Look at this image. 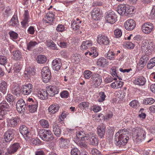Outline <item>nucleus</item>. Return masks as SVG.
I'll return each mask as SVG.
<instances>
[{"instance_id": "nucleus-1", "label": "nucleus", "mask_w": 155, "mask_h": 155, "mask_svg": "<svg viewBox=\"0 0 155 155\" xmlns=\"http://www.w3.org/2000/svg\"><path fill=\"white\" fill-rule=\"evenodd\" d=\"M129 132L126 129H121L115 134V139L117 146L122 147L127 143L129 139Z\"/></svg>"}, {"instance_id": "nucleus-2", "label": "nucleus", "mask_w": 155, "mask_h": 155, "mask_svg": "<svg viewBox=\"0 0 155 155\" xmlns=\"http://www.w3.org/2000/svg\"><path fill=\"white\" fill-rule=\"evenodd\" d=\"M132 134L134 141L137 143L140 142L145 138V132L140 128H134L132 130Z\"/></svg>"}, {"instance_id": "nucleus-3", "label": "nucleus", "mask_w": 155, "mask_h": 155, "mask_svg": "<svg viewBox=\"0 0 155 155\" xmlns=\"http://www.w3.org/2000/svg\"><path fill=\"white\" fill-rule=\"evenodd\" d=\"M38 134L41 139L45 141H51L54 139L53 134L49 130L40 129L38 131Z\"/></svg>"}, {"instance_id": "nucleus-4", "label": "nucleus", "mask_w": 155, "mask_h": 155, "mask_svg": "<svg viewBox=\"0 0 155 155\" xmlns=\"http://www.w3.org/2000/svg\"><path fill=\"white\" fill-rule=\"evenodd\" d=\"M141 49L142 51L144 52L145 54H150L153 49V43L152 42L149 43L147 40H143L142 41Z\"/></svg>"}, {"instance_id": "nucleus-5", "label": "nucleus", "mask_w": 155, "mask_h": 155, "mask_svg": "<svg viewBox=\"0 0 155 155\" xmlns=\"http://www.w3.org/2000/svg\"><path fill=\"white\" fill-rule=\"evenodd\" d=\"M27 101V109H28L31 113L35 112L38 107V102L36 100L30 98H28Z\"/></svg>"}, {"instance_id": "nucleus-6", "label": "nucleus", "mask_w": 155, "mask_h": 155, "mask_svg": "<svg viewBox=\"0 0 155 155\" xmlns=\"http://www.w3.org/2000/svg\"><path fill=\"white\" fill-rule=\"evenodd\" d=\"M89 133L87 134L84 131H80L77 132L76 134L74 135L72 138L75 142H77V141L80 140L84 141L87 140L89 138Z\"/></svg>"}, {"instance_id": "nucleus-7", "label": "nucleus", "mask_w": 155, "mask_h": 155, "mask_svg": "<svg viewBox=\"0 0 155 155\" xmlns=\"http://www.w3.org/2000/svg\"><path fill=\"white\" fill-rule=\"evenodd\" d=\"M9 110V105L6 101H3L0 103V120L4 118L7 112Z\"/></svg>"}, {"instance_id": "nucleus-8", "label": "nucleus", "mask_w": 155, "mask_h": 155, "mask_svg": "<svg viewBox=\"0 0 155 155\" xmlns=\"http://www.w3.org/2000/svg\"><path fill=\"white\" fill-rule=\"evenodd\" d=\"M106 21L110 24H114L117 20V16L115 12L113 11H109L105 14Z\"/></svg>"}, {"instance_id": "nucleus-9", "label": "nucleus", "mask_w": 155, "mask_h": 155, "mask_svg": "<svg viewBox=\"0 0 155 155\" xmlns=\"http://www.w3.org/2000/svg\"><path fill=\"white\" fill-rule=\"evenodd\" d=\"M41 76L43 82L47 83L51 78V72L48 66L44 67L42 69Z\"/></svg>"}, {"instance_id": "nucleus-10", "label": "nucleus", "mask_w": 155, "mask_h": 155, "mask_svg": "<svg viewBox=\"0 0 155 155\" xmlns=\"http://www.w3.org/2000/svg\"><path fill=\"white\" fill-rule=\"evenodd\" d=\"M16 107L18 112L22 113L27 110V103L25 104L23 99H21L17 101Z\"/></svg>"}, {"instance_id": "nucleus-11", "label": "nucleus", "mask_w": 155, "mask_h": 155, "mask_svg": "<svg viewBox=\"0 0 155 155\" xmlns=\"http://www.w3.org/2000/svg\"><path fill=\"white\" fill-rule=\"evenodd\" d=\"M20 133L24 136L26 140L28 139L31 137V134L27 127L24 125H22L19 127Z\"/></svg>"}, {"instance_id": "nucleus-12", "label": "nucleus", "mask_w": 155, "mask_h": 155, "mask_svg": "<svg viewBox=\"0 0 155 155\" xmlns=\"http://www.w3.org/2000/svg\"><path fill=\"white\" fill-rule=\"evenodd\" d=\"M153 25L150 22H146L143 24L142 27V31L145 34H149L153 29Z\"/></svg>"}, {"instance_id": "nucleus-13", "label": "nucleus", "mask_w": 155, "mask_h": 155, "mask_svg": "<svg viewBox=\"0 0 155 155\" xmlns=\"http://www.w3.org/2000/svg\"><path fill=\"white\" fill-rule=\"evenodd\" d=\"M92 81L95 87L99 86L102 82V77L99 74L95 73L92 74Z\"/></svg>"}, {"instance_id": "nucleus-14", "label": "nucleus", "mask_w": 155, "mask_h": 155, "mask_svg": "<svg viewBox=\"0 0 155 155\" xmlns=\"http://www.w3.org/2000/svg\"><path fill=\"white\" fill-rule=\"evenodd\" d=\"M97 41L100 45H108L110 43L109 39L107 37L101 35L98 36Z\"/></svg>"}, {"instance_id": "nucleus-15", "label": "nucleus", "mask_w": 155, "mask_h": 155, "mask_svg": "<svg viewBox=\"0 0 155 155\" xmlns=\"http://www.w3.org/2000/svg\"><path fill=\"white\" fill-rule=\"evenodd\" d=\"M13 46H11L10 51L14 57V59L15 60H21L23 58L21 52L18 50H14Z\"/></svg>"}, {"instance_id": "nucleus-16", "label": "nucleus", "mask_w": 155, "mask_h": 155, "mask_svg": "<svg viewBox=\"0 0 155 155\" xmlns=\"http://www.w3.org/2000/svg\"><path fill=\"white\" fill-rule=\"evenodd\" d=\"M124 26L127 30L132 31L135 28L136 23L134 20L129 19L124 23Z\"/></svg>"}, {"instance_id": "nucleus-17", "label": "nucleus", "mask_w": 155, "mask_h": 155, "mask_svg": "<svg viewBox=\"0 0 155 155\" xmlns=\"http://www.w3.org/2000/svg\"><path fill=\"white\" fill-rule=\"evenodd\" d=\"M15 131L13 129H10L4 134V138L7 142H10L14 138Z\"/></svg>"}, {"instance_id": "nucleus-18", "label": "nucleus", "mask_w": 155, "mask_h": 155, "mask_svg": "<svg viewBox=\"0 0 155 155\" xmlns=\"http://www.w3.org/2000/svg\"><path fill=\"white\" fill-rule=\"evenodd\" d=\"M54 19V15L52 12H48L43 19V21L44 23H48L51 24Z\"/></svg>"}, {"instance_id": "nucleus-19", "label": "nucleus", "mask_w": 155, "mask_h": 155, "mask_svg": "<svg viewBox=\"0 0 155 155\" xmlns=\"http://www.w3.org/2000/svg\"><path fill=\"white\" fill-rule=\"evenodd\" d=\"M88 140H89V144L91 145L97 146L98 143V140L96 137L95 134L93 133L90 132L89 133Z\"/></svg>"}, {"instance_id": "nucleus-20", "label": "nucleus", "mask_w": 155, "mask_h": 155, "mask_svg": "<svg viewBox=\"0 0 155 155\" xmlns=\"http://www.w3.org/2000/svg\"><path fill=\"white\" fill-rule=\"evenodd\" d=\"M62 65L61 60L59 58L54 60L52 63V68L55 71H58L61 68Z\"/></svg>"}, {"instance_id": "nucleus-21", "label": "nucleus", "mask_w": 155, "mask_h": 155, "mask_svg": "<svg viewBox=\"0 0 155 155\" xmlns=\"http://www.w3.org/2000/svg\"><path fill=\"white\" fill-rule=\"evenodd\" d=\"M20 121V118L18 117L8 119L7 120L8 125L10 127H15L18 124Z\"/></svg>"}, {"instance_id": "nucleus-22", "label": "nucleus", "mask_w": 155, "mask_h": 155, "mask_svg": "<svg viewBox=\"0 0 155 155\" xmlns=\"http://www.w3.org/2000/svg\"><path fill=\"white\" fill-rule=\"evenodd\" d=\"M20 145L18 143H13L8 149V152L10 154H13L16 152L20 147Z\"/></svg>"}, {"instance_id": "nucleus-23", "label": "nucleus", "mask_w": 155, "mask_h": 155, "mask_svg": "<svg viewBox=\"0 0 155 155\" xmlns=\"http://www.w3.org/2000/svg\"><path fill=\"white\" fill-rule=\"evenodd\" d=\"M33 86L31 84H28L23 86L22 93L24 95H29L33 90Z\"/></svg>"}, {"instance_id": "nucleus-24", "label": "nucleus", "mask_w": 155, "mask_h": 155, "mask_svg": "<svg viewBox=\"0 0 155 155\" xmlns=\"http://www.w3.org/2000/svg\"><path fill=\"white\" fill-rule=\"evenodd\" d=\"M101 14V10L100 8H95L91 11V16L94 20H98L99 18V16Z\"/></svg>"}, {"instance_id": "nucleus-25", "label": "nucleus", "mask_w": 155, "mask_h": 155, "mask_svg": "<svg viewBox=\"0 0 155 155\" xmlns=\"http://www.w3.org/2000/svg\"><path fill=\"white\" fill-rule=\"evenodd\" d=\"M47 92L48 95L50 96H53L55 94L58 93L57 88L55 86H50L48 87Z\"/></svg>"}, {"instance_id": "nucleus-26", "label": "nucleus", "mask_w": 155, "mask_h": 155, "mask_svg": "<svg viewBox=\"0 0 155 155\" xmlns=\"http://www.w3.org/2000/svg\"><path fill=\"white\" fill-rule=\"evenodd\" d=\"M12 92L17 97H19L20 96L21 89L18 84L15 83L13 85Z\"/></svg>"}, {"instance_id": "nucleus-27", "label": "nucleus", "mask_w": 155, "mask_h": 155, "mask_svg": "<svg viewBox=\"0 0 155 155\" xmlns=\"http://www.w3.org/2000/svg\"><path fill=\"white\" fill-rule=\"evenodd\" d=\"M133 80L134 84L139 86L144 85L146 82V79L142 76L137 77Z\"/></svg>"}, {"instance_id": "nucleus-28", "label": "nucleus", "mask_w": 155, "mask_h": 155, "mask_svg": "<svg viewBox=\"0 0 155 155\" xmlns=\"http://www.w3.org/2000/svg\"><path fill=\"white\" fill-rule=\"evenodd\" d=\"M60 108L59 105L54 103L51 104L48 108L49 112L52 114H54L57 112Z\"/></svg>"}, {"instance_id": "nucleus-29", "label": "nucleus", "mask_w": 155, "mask_h": 155, "mask_svg": "<svg viewBox=\"0 0 155 155\" xmlns=\"http://www.w3.org/2000/svg\"><path fill=\"white\" fill-rule=\"evenodd\" d=\"M37 95L40 99L42 100L46 99L48 98V96L47 91L43 89L40 90Z\"/></svg>"}, {"instance_id": "nucleus-30", "label": "nucleus", "mask_w": 155, "mask_h": 155, "mask_svg": "<svg viewBox=\"0 0 155 155\" xmlns=\"http://www.w3.org/2000/svg\"><path fill=\"white\" fill-rule=\"evenodd\" d=\"M60 147L62 148H66L69 146V141L67 139H64L61 137L59 139Z\"/></svg>"}, {"instance_id": "nucleus-31", "label": "nucleus", "mask_w": 155, "mask_h": 155, "mask_svg": "<svg viewBox=\"0 0 155 155\" xmlns=\"http://www.w3.org/2000/svg\"><path fill=\"white\" fill-rule=\"evenodd\" d=\"M106 127L104 125L98 126L97 127V133L99 136L101 138L104 137L105 134Z\"/></svg>"}, {"instance_id": "nucleus-32", "label": "nucleus", "mask_w": 155, "mask_h": 155, "mask_svg": "<svg viewBox=\"0 0 155 155\" xmlns=\"http://www.w3.org/2000/svg\"><path fill=\"white\" fill-rule=\"evenodd\" d=\"M108 64L107 60L104 58H100L98 59L97 61V64L100 67H104Z\"/></svg>"}, {"instance_id": "nucleus-33", "label": "nucleus", "mask_w": 155, "mask_h": 155, "mask_svg": "<svg viewBox=\"0 0 155 155\" xmlns=\"http://www.w3.org/2000/svg\"><path fill=\"white\" fill-rule=\"evenodd\" d=\"M7 84L6 82L3 80L0 81V91L1 92L5 94L7 92Z\"/></svg>"}, {"instance_id": "nucleus-34", "label": "nucleus", "mask_w": 155, "mask_h": 155, "mask_svg": "<svg viewBox=\"0 0 155 155\" xmlns=\"http://www.w3.org/2000/svg\"><path fill=\"white\" fill-rule=\"evenodd\" d=\"M24 74L28 77L34 76L35 74V69L33 67H29L26 69L24 72Z\"/></svg>"}, {"instance_id": "nucleus-35", "label": "nucleus", "mask_w": 155, "mask_h": 155, "mask_svg": "<svg viewBox=\"0 0 155 155\" xmlns=\"http://www.w3.org/2000/svg\"><path fill=\"white\" fill-rule=\"evenodd\" d=\"M149 55L145 54L142 55L139 61V63L140 64L142 65L143 66L146 65L149 59Z\"/></svg>"}, {"instance_id": "nucleus-36", "label": "nucleus", "mask_w": 155, "mask_h": 155, "mask_svg": "<svg viewBox=\"0 0 155 155\" xmlns=\"http://www.w3.org/2000/svg\"><path fill=\"white\" fill-rule=\"evenodd\" d=\"M92 45V42L91 41H83L80 46V49L82 50H85L91 46Z\"/></svg>"}, {"instance_id": "nucleus-37", "label": "nucleus", "mask_w": 155, "mask_h": 155, "mask_svg": "<svg viewBox=\"0 0 155 155\" xmlns=\"http://www.w3.org/2000/svg\"><path fill=\"white\" fill-rule=\"evenodd\" d=\"M53 131L55 136L58 137L60 136L61 130L60 127L57 124H54L53 126Z\"/></svg>"}, {"instance_id": "nucleus-38", "label": "nucleus", "mask_w": 155, "mask_h": 155, "mask_svg": "<svg viewBox=\"0 0 155 155\" xmlns=\"http://www.w3.org/2000/svg\"><path fill=\"white\" fill-rule=\"evenodd\" d=\"M126 6L124 4L120 5L118 6L117 11L120 15H123L126 13Z\"/></svg>"}, {"instance_id": "nucleus-39", "label": "nucleus", "mask_w": 155, "mask_h": 155, "mask_svg": "<svg viewBox=\"0 0 155 155\" xmlns=\"http://www.w3.org/2000/svg\"><path fill=\"white\" fill-rule=\"evenodd\" d=\"M123 85V82L117 81L112 83L110 86L113 88L117 89L121 87Z\"/></svg>"}, {"instance_id": "nucleus-40", "label": "nucleus", "mask_w": 155, "mask_h": 155, "mask_svg": "<svg viewBox=\"0 0 155 155\" xmlns=\"http://www.w3.org/2000/svg\"><path fill=\"white\" fill-rule=\"evenodd\" d=\"M81 22V21L77 22L75 20L72 21L71 23V28L74 31L80 28V24Z\"/></svg>"}, {"instance_id": "nucleus-41", "label": "nucleus", "mask_w": 155, "mask_h": 155, "mask_svg": "<svg viewBox=\"0 0 155 155\" xmlns=\"http://www.w3.org/2000/svg\"><path fill=\"white\" fill-rule=\"evenodd\" d=\"M36 60L38 63L42 64L46 62L47 58L45 56L40 55L37 56Z\"/></svg>"}, {"instance_id": "nucleus-42", "label": "nucleus", "mask_w": 155, "mask_h": 155, "mask_svg": "<svg viewBox=\"0 0 155 155\" xmlns=\"http://www.w3.org/2000/svg\"><path fill=\"white\" fill-rule=\"evenodd\" d=\"M37 44L38 43L36 41H31L27 44V49L29 51L32 50Z\"/></svg>"}, {"instance_id": "nucleus-43", "label": "nucleus", "mask_w": 155, "mask_h": 155, "mask_svg": "<svg viewBox=\"0 0 155 155\" xmlns=\"http://www.w3.org/2000/svg\"><path fill=\"white\" fill-rule=\"evenodd\" d=\"M24 18L23 21L21 22V24L24 26H25L28 23V20L29 19V12L28 10H25L24 13Z\"/></svg>"}, {"instance_id": "nucleus-44", "label": "nucleus", "mask_w": 155, "mask_h": 155, "mask_svg": "<svg viewBox=\"0 0 155 155\" xmlns=\"http://www.w3.org/2000/svg\"><path fill=\"white\" fill-rule=\"evenodd\" d=\"M18 23V21L16 16L14 15L9 22L10 25L16 26Z\"/></svg>"}, {"instance_id": "nucleus-45", "label": "nucleus", "mask_w": 155, "mask_h": 155, "mask_svg": "<svg viewBox=\"0 0 155 155\" xmlns=\"http://www.w3.org/2000/svg\"><path fill=\"white\" fill-rule=\"evenodd\" d=\"M39 123L41 126L43 128H48L49 124L48 121L45 119L41 120L39 121Z\"/></svg>"}, {"instance_id": "nucleus-46", "label": "nucleus", "mask_w": 155, "mask_h": 155, "mask_svg": "<svg viewBox=\"0 0 155 155\" xmlns=\"http://www.w3.org/2000/svg\"><path fill=\"white\" fill-rule=\"evenodd\" d=\"M126 13L127 14H131L134 12V7L127 5L126 6Z\"/></svg>"}, {"instance_id": "nucleus-47", "label": "nucleus", "mask_w": 155, "mask_h": 155, "mask_svg": "<svg viewBox=\"0 0 155 155\" xmlns=\"http://www.w3.org/2000/svg\"><path fill=\"white\" fill-rule=\"evenodd\" d=\"M116 56V54L114 52L109 51L107 55V57L108 59L110 60H114Z\"/></svg>"}, {"instance_id": "nucleus-48", "label": "nucleus", "mask_w": 155, "mask_h": 155, "mask_svg": "<svg viewBox=\"0 0 155 155\" xmlns=\"http://www.w3.org/2000/svg\"><path fill=\"white\" fill-rule=\"evenodd\" d=\"M7 58L6 57L0 55V64L3 65H5L7 62Z\"/></svg>"}, {"instance_id": "nucleus-49", "label": "nucleus", "mask_w": 155, "mask_h": 155, "mask_svg": "<svg viewBox=\"0 0 155 155\" xmlns=\"http://www.w3.org/2000/svg\"><path fill=\"white\" fill-rule=\"evenodd\" d=\"M155 102L154 100L152 98H148L144 99L143 101L144 104H151Z\"/></svg>"}, {"instance_id": "nucleus-50", "label": "nucleus", "mask_w": 155, "mask_h": 155, "mask_svg": "<svg viewBox=\"0 0 155 155\" xmlns=\"http://www.w3.org/2000/svg\"><path fill=\"white\" fill-rule=\"evenodd\" d=\"M155 66V57L153 58L150 60L147 65V67L149 69H151Z\"/></svg>"}, {"instance_id": "nucleus-51", "label": "nucleus", "mask_w": 155, "mask_h": 155, "mask_svg": "<svg viewBox=\"0 0 155 155\" xmlns=\"http://www.w3.org/2000/svg\"><path fill=\"white\" fill-rule=\"evenodd\" d=\"M47 46L50 47L51 49L54 50H58V49L56 46V45L52 41L47 42Z\"/></svg>"}, {"instance_id": "nucleus-52", "label": "nucleus", "mask_w": 155, "mask_h": 155, "mask_svg": "<svg viewBox=\"0 0 155 155\" xmlns=\"http://www.w3.org/2000/svg\"><path fill=\"white\" fill-rule=\"evenodd\" d=\"M8 34L10 35L11 38L12 40L16 39L18 38V34L14 31H11L9 32Z\"/></svg>"}, {"instance_id": "nucleus-53", "label": "nucleus", "mask_w": 155, "mask_h": 155, "mask_svg": "<svg viewBox=\"0 0 155 155\" xmlns=\"http://www.w3.org/2000/svg\"><path fill=\"white\" fill-rule=\"evenodd\" d=\"M114 37L116 38L120 37L122 35V32L121 30L119 29H117L114 31Z\"/></svg>"}, {"instance_id": "nucleus-54", "label": "nucleus", "mask_w": 155, "mask_h": 155, "mask_svg": "<svg viewBox=\"0 0 155 155\" xmlns=\"http://www.w3.org/2000/svg\"><path fill=\"white\" fill-rule=\"evenodd\" d=\"M65 28L62 24H59L56 27V30L59 32H62L65 30Z\"/></svg>"}, {"instance_id": "nucleus-55", "label": "nucleus", "mask_w": 155, "mask_h": 155, "mask_svg": "<svg viewBox=\"0 0 155 155\" xmlns=\"http://www.w3.org/2000/svg\"><path fill=\"white\" fill-rule=\"evenodd\" d=\"M92 72L89 70H85L84 73V75L85 78L89 79L92 77Z\"/></svg>"}, {"instance_id": "nucleus-56", "label": "nucleus", "mask_w": 155, "mask_h": 155, "mask_svg": "<svg viewBox=\"0 0 155 155\" xmlns=\"http://www.w3.org/2000/svg\"><path fill=\"white\" fill-rule=\"evenodd\" d=\"M81 140H79L77 142V144L81 148H85L87 147V145L86 144L85 142L82 141Z\"/></svg>"}, {"instance_id": "nucleus-57", "label": "nucleus", "mask_w": 155, "mask_h": 155, "mask_svg": "<svg viewBox=\"0 0 155 155\" xmlns=\"http://www.w3.org/2000/svg\"><path fill=\"white\" fill-rule=\"evenodd\" d=\"M72 61L73 62H75L77 63H78L80 61V56L78 55L77 54H74L72 57Z\"/></svg>"}, {"instance_id": "nucleus-58", "label": "nucleus", "mask_w": 155, "mask_h": 155, "mask_svg": "<svg viewBox=\"0 0 155 155\" xmlns=\"http://www.w3.org/2000/svg\"><path fill=\"white\" fill-rule=\"evenodd\" d=\"M31 142L34 145H36L40 143L41 141L38 138H33L31 140Z\"/></svg>"}, {"instance_id": "nucleus-59", "label": "nucleus", "mask_w": 155, "mask_h": 155, "mask_svg": "<svg viewBox=\"0 0 155 155\" xmlns=\"http://www.w3.org/2000/svg\"><path fill=\"white\" fill-rule=\"evenodd\" d=\"M80 151L76 147H74L71 149V155H79Z\"/></svg>"}, {"instance_id": "nucleus-60", "label": "nucleus", "mask_w": 155, "mask_h": 155, "mask_svg": "<svg viewBox=\"0 0 155 155\" xmlns=\"http://www.w3.org/2000/svg\"><path fill=\"white\" fill-rule=\"evenodd\" d=\"M100 97L99 98L98 101L99 102H103L105 99L106 96L104 92H101L99 94Z\"/></svg>"}, {"instance_id": "nucleus-61", "label": "nucleus", "mask_w": 155, "mask_h": 155, "mask_svg": "<svg viewBox=\"0 0 155 155\" xmlns=\"http://www.w3.org/2000/svg\"><path fill=\"white\" fill-rule=\"evenodd\" d=\"M89 106V103L87 102H83L78 105V107L79 108H88Z\"/></svg>"}, {"instance_id": "nucleus-62", "label": "nucleus", "mask_w": 155, "mask_h": 155, "mask_svg": "<svg viewBox=\"0 0 155 155\" xmlns=\"http://www.w3.org/2000/svg\"><path fill=\"white\" fill-rule=\"evenodd\" d=\"M111 74L112 76L114 77H118V76L116 72V68L115 67H114L111 68Z\"/></svg>"}, {"instance_id": "nucleus-63", "label": "nucleus", "mask_w": 155, "mask_h": 155, "mask_svg": "<svg viewBox=\"0 0 155 155\" xmlns=\"http://www.w3.org/2000/svg\"><path fill=\"white\" fill-rule=\"evenodd\" d=\"M6 99L8 102H13L14 100V98L13 95L11 94H8L6 97Z\"/></svg>"}, {"instance_id": "nucleus-64", "label": "nucleus", "mask_w": 155, "mask_h": 155, "mask_svg": "<svg viewBox=\"0 0 155 155\" xmlns=\"http://www.w3.org/2000/svg\"><path fill=\"white\" fill-rule=\"evenodd\" d=\"M130 105L133 107H136L139 106L138 101L136 100H134L132 101L129 104Z\"/></svg>"}]
</instances>
